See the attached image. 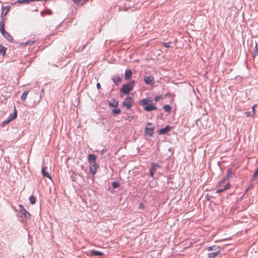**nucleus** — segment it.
<instances>
[{"mask_svg": "<svg viewBox=\"0 0 258 258\" xmlns=\"http://www.w3.org/2000/svg\"><path fill=\"white\" fill-rule=\"evenodd\" d=\"M140 105L143 106L147 111H151L157 109L155 105L152 103V100L148 98L143 99L140 101Z\"/></svg>", "mask_w": 258, "mask_h": 258, "instance_id": "obj_1", "label": "nucleus"}, {"mask_svg": "<svg viewBox=\"0 0 258 258\" xmlns=\"http://www.w3.org/2000/svg\"><path fill=\"white\" fill-rule=\"evenodd\" d=\"M134 81H131L129 83L123 84L120 89V97H122L123 94H128L133 90L134 87Z\"/></svg>", "mask_w": 258, "mask_h": 258, "instance_id": "obj_2", "label": "nucleus"}, {"mask_svg": "<svg viewBox=\"0 0 258 258\" xmlns=\"http://www.w3.org/2000/svg\"><path fill=\"white\" fill-rule=\"evenodd\" d=\"M134 96V94L132 93L130 96H127L122 102V106L126 107L127 110H130L133 105Z\"/></svg>", "mask_w": 258, "mask_h": 258, "instance_id": "obj_3", "label": "nucleus"}, {"mask_svg": "<svg viewBox=\"0 0 258 258\" xmlns=\"http://www.w3.org/2000/svg\"><path fill=\"white\" fill-rule=\"evenodd\" d=\"M154 133V126L152 123L148 122L145 128V133L150 137H152Z\"/></svg>", "mask_w": 258, "mask_h": 258, "instance_id": "obj_4", "label": "nucleus"}, {"mask_svg": "<svg viewBox=\"0 0 258 258\" xmlns=\"http://www.w3.org/2000/svg\"><path fill=\"white\" fill-rule=\"evenodd\" d=\"M19 210L20 213L24 217L26 220L30 219V214L22 205H19Z\"/></svg>", "mask_w": 258, "mask_h": 258, "instance_id": "obj_5", "label": "nucleus"}, {"mask_svg": "<svg viewBox=\"0 0 258 258\" xmlns=\"http://www.w3.org/2000/svg\"><path fill=\"white\" fill-rule=\"evenodd\" d=\"M144 82L147 85L151 86H153L155 83L154 78L152 76L145 77Z\"/></svg>", "mask_w": 258, "mask_h": 258, "instance_id": "obj_6", "label": "nucleus"}, {"mask_svg": "<svg viewBox=\"0 0 258 258\" xmlns=\"http://www.w3.org/2000/svg\"><path fill=\"white\" fill-rule=\"evenodd\" d=\"M10 7L8 6L6 7H2V13H1V17L4 18V17L6 16L9 11H10Z\"/></svg>", "mask_w": 258, "mask_h": 258, "instance_id": "obj_7", "label": "nucleus"}, {"mask_svg": "<svg viewBox=\"0 0 258 258\" xmlns=\"http://www.w3.org/2000/svg\"><path fill=\"white\" fill-rule=\"evenodd\" d=\"M171 128V127L167 125L165 127L162 128L160 129L159 131V135H163L167 133L170 129Z\"/></svg>", "mask_w": 258, "mask_h": 258, "instance_id": "obj_8", "label": "nucleus"}, {"mask_svg": "<svg viewBox=\"0 0 258 258\" xmlns=\"http://www.w3.org/2000/svg\"><path fill=\"white\" fill-rule=\"evenodd\" d=\"M96 157L94 154H90L88 157V161L90 165L96 164Z\"/></svg>", "mask_w": 258, "mask_h": 258, "instance_id": "obj_9", "label": "nucleus"}, {"mask_svg": "<svg viewBox=\"0 0 258 258\" xmlns=\"http://www.w3.org/2000/svg\"><path fill=\"white\" fill-rule=\"evenodd\" d=\"M47 169V167L44 166L41 170V173L44 177H47L50 179H51V177L50 175L48 174V173L46 171V170Z\"/></svg>", "mask_w": 258, "mask_h": 258, "instance_id": "obj_10", "label": "nucleus"}, {"mask_svg": "<svg viewBox=\"0 0 258 258\" xmlns=\"http://www.w3.org/2000/svg\"><path fill=\"white\" fill-rule=\"evenodd\" d=\"M118 101L115 99H112L108 102L110 107H117L118 106Z\"/></svg>", "mask_w": 258, "mask_h": 258, "instance_id": "obj_11", "label": "nucleus"}, {"mask_svg": "<svg viewBox=\"0 0 258 258\" xmlns=\"http://www.w3.org/2000/svg\"><path fill=\"white\" fill-rule=\"evenodd\" d=\"M207 249L208 250V251H221V247L220 246H216V245H213V246H209V247H208L207 248Z\"/></svg>", "mask_w": 258, "mask_h": 258, "instance_id": "obj_12", "label": "nucleus"}, {"mask_svg": "<svg viewBox=\"0 0 258 258\" xmlns=\"http://www.w3.org/2000/svg\"><path fill=\"white\" fill-rule=\"evenodd\" d=\"M133 73L132 70L126 69L125 72L124 79L126 80H129L132 76Z\"/></svg>", "mask_w": 258, "mask_h": 258, "instance_id": "obj_13", "label": "nucleus"}, {"mask_svg": "<svg viewBox=\"0 0 258 258\" xmlns=\"http://www.w3.org/2000/svg\"><path fill=\"white\" fill-rule=\"evenodd\" d=\"M230 184L229 182H228L225 185L223 186V187H220L219 189H217L216 191L217 193H220L223 192L224 191L229 189L230 187Z\"/></svg>", "mask_w": 258, "mask_h": 258, "instance_id": "obj_14", "label": "nucleus"}, {"mask_svg": "<svg viewBox=\"0 0 258 258\" xmlns=\"http://www.w3.org/2000/svg\"><path fill=\"white\" fill-rule=\"evenodd\" d=\"M112 80L115 85H118L121 81V78L116 76H113L112 77Z\"/></svg>", "mask_w": 258, "mask_h": 258, "instance_id": "obj_15", "label": "nucleus"}, {"mask_svg": "<svg viewBox=\"0 0 258 258\" xmlns=\"http://www.w3.org/2000/svg\"><path fill=\"white\" fill-rule=\"evenodd\" d=\"M4 37L7 39L9 41L12 42L13 40L12 36L6 31H5L3 33H2Z\"/></svg>", "mask_w": 258, "mask_h": 258, "instance_id": "obj_16", "label": "nucleus"}, {"mask_svg": "<svg viewBox=\"0 0 258 258\" xmlns=\"http://www.w3.org/2000/svg\"><path fill=\"white\" fill-rule=\"evenodd\" d=\"M97 164H91L90 167V171L94 175L96 172Z\"/></svg>", "mask_w": 258, "mask_h": 258, "instance_id": "obj_17", "label": "nucleus"}, {"mask_svg": "<svg viewBox=\"0 0 258 258\" xmlns=\"http://www.w3.org/2000/svg\"><path fill=\"white\" fill-rule=\"evenodd\" d=\"M157 171V168L151 165L150 167V174L152 177H154V175Z\"/></svg>", "mask_w": 258, "mask_h": 258, "instance_id": "obj_18", "label": "nucleus"}, {"mask_svg": "<svg viewBox=\"0 0 258 258\" xmlns=\"http://www.w3.org/2000/svg\"><path fill=\"white\" fill-rule=\"evenodd\" d=\"M91 255L100 256L103 255V253L100 251L93 250L91 251Z\"/></svg>", "mask_w": 258, "mask_h": 258, "instance_id": "obj_19", "label": "nucleus"}, {"mask_svg": "<svg viewBox=\"0 0 258 258\" xmlns=\"http://www.w3.org/2000/svg\"><path fill=\"white\" fill-rule=\"evenodd\" d=\"M5 19L3 18L0 21V31L2 33H3L6 30H5Z\"/></svg>", "mask_w": 258, "mask_h": 258, "instance_id": "obj_20", "label": "nucleus"}, {"mask_svg": "<svg viewBox=\"0 0 258 258\" xmlns=\"http://www.w3.org/2000/svg\"><path fill=\"white\" fill-rule=\"evenodd\" d=\"M33 97L34 98H36L37 99L36 100H35L34 101V103L36 104V103H38L40 100V99H41V95H39L38 93H35L33 95Z\"/></svg>", "mask_w": 258, "mask_h": 258, "instance_id": "obj_21", "label": "nucleus"}, {"mask_svg": "<svg viewBox=\"0 0 258 258\" xmlns=\"http://www.w3.org/2000/svg\"><path fill=\"white\" fill-rule=\"evenodd\" d=\"M17 117V111L16 109L15 108V111L13 113H11L9 117H8V119L11 121Z\"/></svg>", "mask_w": 258, "mask_h": 258, "instance_id": "obj_22", "label": "nucleus"}, {"mask_svg": "<svg viewBox=\"0 0 258 258\" xmlns=\"http://www.w3.org/2000/svg\"><path fill=\"white\" fill-rule=\"evenodd\" d=\"M221 251H215V252H211V253H209L208 254V257L209 258H214V257H215L216 256H217L220 253Z\"/></svg>", "mask_w": 258, "mask_h": 258, "instance_id": "obj_23", "label": "nucleus"}, {"mask_svg": "<svg viewBox=\"0 0 258 258\" xmlns=\"http://www.w3.org/2000/svg\"><path fill=\"white\" fill-rule=\"evenodd\" d=\"M231 175H232V169L229 168L227 169V171L226 176L225 177H224V178L226 179V180L228 178H230L231 176Z\"/></svg>", "mask_w": 258, "mask_h": 258, "instance_id": "obj_24", "label": "nucleus"}, {"mask_svg": "<svg viewBox=\"0 0 258 258\" xmlns=\"http://www.w3.org/2000/svg\"><path fill=\"white\" fill-rule=\"evenodd\" d=\"M28 93L29 92L28 91H25L23 93L22 95L21 96V99L22 101H24L26 100L27 96L28 94Z\"/></svg>", "mask_w": 258, "mask_h": 258, "instance_id": "obj_25", "label": "nucleus"}, {"mask_svg": "<svg viewBox=\"0 0 258 258\" xmlns=\"http://www.w3.org/2000/svg\"><path fill=\"white\" fill-rule=\"evenodd\" d=\"M6 53V48L3 46L2 45L0 44V54L2 55L3 56H4Z\"/></svg>", "mask_w": 258, "mask_h": 258, "instance_id": "obj_26", "label": "nucleus"}, {"mask_svg": "<svg viewBox=\"0 0 258 258\" xmlns=\"http://www.w3.org/2000/svg\"><path fill=\"white\" fill-rule=\"evenodd\" d=\"M121 112V110L120 108H115L112 110V113L114 115H116L117 114H119Z\"/></svg>", "mask_w": 258, "mask_h": 258, "instance_id": "obj_27", "label": "nucleus"}, {"mask_svg": "<svg viewBox=\"0 0 258 258\" xmlns=\"http://www.w3.org/2000/svg\"><path fill=\"white\" fill-rule=\"evenodd\" d=\"M257 54H258V48L257 43H255V48L253 50V57H255Z\"/></svg>", "mask_w": 258, "mask_h": 258, "instance_id": "obj_28", "label": "nucleus"}, {"mask_svg": "<svg viewBox=\"0 0 258 258\" xmlns=\"http://www.w3.org/2000/svg\"><path fill=\"white\" fill-rule=\"evenodd\" d=\"M258 176V166L256 168V170L255 171L252 177V182H253L257 178V176Z\"/></svg>", "mask_w": 258, "mask_h": 258, "instance_id": "obj_29", "label": "nucleus"}, {"mask_svg": "<svg viewBox=\"0 0 258 258\" xmlns=\"http://www.w3.org/2000/svg\"><path fill=\"white\" fill-rule=\"evenodd\" d=\"M163 108H164L165 111L167 112H170L171 109V106L168 104L165 105L163 106Z\"/></svg>", "mask_w": 258, "mask_h": 258, "instance_id": "obj_30", "label": "nucleus"}, {"mask_svg": "<svg viewBox=\"0 0 258 258\" xmlns=\"http://www.w3.org/2000/svg\"><path fill=\"white\" fill-rule=\"evenodd\" d=\"M29 201H30V203L32 205H34L36 203V199H35V197L33 195L29 197Z\"/></svg>", "mask_w": 258, "mask_h": 258, "instance_id": "obj_31", "label": "nucleus"}, {"mask_svg": "<svg viewBox=\"0 0 258 258\" xmlns=\"http://www.w3.org/2000/svg\"><path fill=\"white\" fill-rule=\"evenodd\" d=\"M44 14H47L48 15H51L52 14V12L51 10H47L46 11H43L41 12V15L43 16Z\"/></svg>", "mask_w": 258, "mask_h": 258, "instance_id": "obj_32", "label": "nucleus"}, {"mask_svg": "<svg viewBox=\"0 0 258 258\" xmlns=\"http://www.w3.org/2000/svg\"><path fill=\"white\" fill-rule=\"evenodd\" d=\"M120 185V183L117 181H113L112 182V186L113 188H116L118 187Z\"/></svg>", "mask_w": 258, "mask_h": 258, "instance_id": "obj_33", "label": "nucleus"}, {"mask_svg": "<svg viewBox=\"0 0 258 258\" xmlns=\"http://www.w3.org/2000/svg\"><path fill=\"white\" fill-rule=\"evenodd\" d=\"M73 2L75 3V4H83L84 3H85L86 2L88 1V0H73Z\"/></svg>", "mask_w": 258, "mask_h": 258, "instance_id": "obj_34", "label": "nucleus"}, {"mask_svg": "<svg viewBox=\"0 0 258 258\" xmlns=\"http://www.w3.org/2000/svg\"><path fill=\"white\" fill-rule=\"evenodd\" d=\"M226 181V179L223 178L222 180L218 182V186L219 187H223V184L225 183Z\"/></svg>", "mask_w": 258, "mask_h": 258, "instance_id": "obj_35", "label": "nucleus"}, {"mask_svg": "<svg viewBox=\"0 0 258 258\" xmlns=\"http://www.w3.org/2000/svg\"><path fill=\"white\" fill-rule=\"evenodd\" d=\"M34 43H35L34 41L29 40V41H27V42H25L24 44L25 45H32Z\"/></svg>", "mask_w": 258, "mask_h": 258, "instance_id": "obj_36", "label": "nucleus"}, {"mask_svg": "<svg viewBox=\"0 0 258 258\" xmlns=\"http://www.w3.org/2000/svg\"><path fill=\"white\" fill-rule=\"evenodd\" d=\"M151 165H152L153 166L155 167L156 168L161 167V165L159 163H152L151 164Z\"/></svg>", "mask_w": 258, "mask_h": 258, "instance_id": "obj_37", "label": "nucleus"}, {"mask_svg": "<svg viewBox=\"0 0 258 258\" xmlns=\"http://www.w3.org/2000/svg\"><path fill=\"white\" fill-rule=\"evenodd\" d=\"M170 44V42H163V46L166 48H169L171 47Z\"/></svg>", "mask_w": 258, "mask_h": 258, "instance_id": "obj_38", "label": "nucleus"}, {"mask_svg": "<svg viewBox=\"0 0 258 258\" xmlns=\"http://www.w3.org/2000/svg\"><path fill=\"white\" fill-rule=\"evenodd\" d=\"M245 114H246L247 117L252 116V114L251 115L250 111H246L245 112Z\"/></svg>", "mask_w": 258, "mask_h": 258, "instance_id": "obj_39", "label": "nucleus"}, {"mask_svg": "<svg viewBox=\"0 0 258 258\" xmlns=\"http://www.w3.org/2000/svg\"><path fill=\"white\" fill-rule=\"evenodd\" d=\"M256 105H254L252 106V116H254L255 114V107Z\"/></svg>", "mask_w": 258, "mask_h": 258, "instance_id": "obj_40", "label": "nucleus"}, {"mask_svg": "<svg viewBox=\"0 0 258 258\" xmlns=\"http://www.w3.org/2000/svg\"><path fill=\"white\" fill-rule=\"evenodd\" d=\"M161 98H162V96H156L155 100L156 101H158L160 99H161Z\"/></svg>", "mask_w": 258, "mask_h": 258, "instance_id": "obj_41", "label": "nucleus"}, {"mask_svg": "<svg viewBox=\"0 0 258 258\" xmlns=\"http://www.w3.org/2000/svg\"><path fill=\"white\" fill-rule=\"evenodd\" d=\"M253 182H252V180H251V182L249 184V185L248 187L247 188V190L248 189H249L250 188H251L253 186Z\"/></svg>", "mask_w": 258, "mask_h": 258, "instance_id": "obj_42", "label": "nucleus"}, {"mask_svg": "<svg viewBox=\"0 0 258 258\" xmlns=\"http://www.w3.org/2000/svg\"><path fill=\"white\" fill-rule=\"evenodd\" d=\"M96 87L98 89H99L101 88V86L99 83H97L96 84Z\"/></svg>", "mask_w": 258, "mask_h": 258, "instance_id": "obj_43", "label": "nucleus"}, {"mask_svg": "<svg viewBox=\"0 0 258 258\" xmlns=\"http://www.w3.org/2000/svg\"><path fill=\"white\" fill-rule=\"evenodd\" d=\"M9 122H10V121L8 119L7 120H5V121L3 122V123L4 124H7Z\"/></svg>", "mask_w": 258, "mask_h": 258, "instance_id": "obj_44", "label": "nucleus"}, {"mask_svg": "<svg viewBox=\"0 0 258 258\" xmlns=\"http://www.w3.org/2000/svg\"><path fill=\"white\" fill-rule=\"evenodd\" d=\"M104 152H105V150H103L102 151V153H101L102 154H104Z\"/></svg>", "mask_w": 258, "mask_h": 258, "instance_id": "obj_45", "label": "nucleus"}, {"mask_svg": "<svg viewBox=\"0 0 258 258\" xmlns=\"http://www.w3.org/2000/svg\"><path fill=\"white\" fill-rule=\"evenodd\" d=\"M143 204V203H141V204H140V206H142Z\"/></svg>", "mask_w": 258, "mask_h": 258, "instance_id": "obj_46", "label": "nucleus"}]
</instances>
